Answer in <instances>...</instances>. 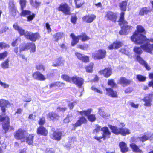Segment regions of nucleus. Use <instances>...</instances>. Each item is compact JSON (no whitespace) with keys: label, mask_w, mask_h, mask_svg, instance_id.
<instances>
[{"label":"nucleus","mask_w":153,"mask_h":153,"mask_svg":"<svg viewBox=\"0 0 153 153\" xmlns=\"http://www.w3.org/2000/svg\"><path fill=\"white\" fill-rule=\"evenodd\" d=\"M114 48L117 49L122 47L123 45V43L118 41H116L114 42Z\"/></svg>","instance_id":"obj_37"},{"label":"nucleus","mask_w":153,"mask_h":153,"mask_svg":"<svg viewBox=\"0 0 153 153\" xmlns=\"http://www.w3.org/2000/svg\"><path fill=\"white\" fill-rule=\"evenodd\" d=\"M37 133L38 134L46 136L47 135L48 132L45 128L42 126H41L38 128L37 130Z\"/></svg>","instance_id":"obj_21"},{"label":"nucleus","mask_w":153,"mask_h":153,"mask_svg":"<svg viewBox=\"0 0 153 153\" xmlns=\"http://www.w3.org/2000/svg\"><path fill=\"white\" fill-rule=\"evenodd\" d=\"M108 85L112 87H115L116 86V84L113 79L108 80Z\"/></svg>","instance_id":"obj_48"},{"label":"nucleus","mask_w":153,"mask_h":153,"mask_svg":"<svg viewBox=\"0 0 153 153\" xmlns=\"http://www.w3.org/2000/svg\"><path fill=\"white\" fill-rule=\"evenodd\" d=\"M72 82H73L79 87H80L83 84V79L81 77L76 76H74L72 77Z\"/></svg>","instance_id":"obj_15"},{"label":"nucleus","mask_w":153,"mask_h":153,"mask_svg":"<svg viewBox=\"0 0 153 153\" xmlns=\"http://www.w3.org/2000/svg\"><path fill=\"white\" fill-rule=\"evenodd\" d=\"M98 113L99 115L103 118H105L108 117V115L104 112L103 110L101 108H99L98 109Z\"/></svg>","instance_id":"obj_43"},{"label":"nucleus","mask_w":153,"mask_h":153,"mask_svg":"<svg viewBox=\"0 0 153 153\" xmlns=\"http://www.w3.org/2000/svg\"><path fill=\"white\" fill-rule=\"evenodd\" d=\"M137 59L140 63L143 65L147 70H150V68L149 66L147 64L146 62L143 60L140 56H137Z\"/></svg>","instance_id":"obj_25"},{"label":"nucleus","mask_w":153,"mask_h":153,"mask_svg":"<svg viewBox=\"0 0 153 153\" xmlns=\"http://www.w3.org/2000/svg\"><path fill=\"white\" fill-rule=\"evenodd\" d=\"M59 11H61L65 15H70V8L69 6L66 3L61 4L58 8Z\"/></svg>","instance_id":"obj_9"},{"label":"nucleus","mask_w":153,"mask_h":153,"mask_svg":"<svg viewBox=\"0 0 153 153\" xmlns=\"http://www.w3.org/2000/svg\"><path fill=\"white\" fill-rule=\"evenodd\" d=\"M30 2L32 6L36 8L39 6L41 4V2L38 0H35L34 2L33 0H30Z\"/></svg>","instance_id":"obj_34"},{"label":"nucleus","mask_w":153,"mask_h":153,"mask_svg":"<svg viewBox=\"0 0 153 153\" xmlns=\"http://www.w3.org/2000/svg\"><path fill=\"white\" fill-rule=\"evenodd\" d=\"M100 74H103L106 77H108L112 73L111 69L109 68H105L103 70L100 71L99 72Z\"/></svg>","instance_id":"obj_22"},{"label":"nucleus","mask_w":153,"mask_h":153,"mask_svg":"<svg viewBox=\"0 0 153 153\" xmlns=\"http://www.w3.org/2000/svg\"><path fill=\"white\" fill-rule=\"evenodd\" d=\"M33 76L34 78L38 80L43 81L46 79L45 77L42 74L38 71L33 73Z\"/></svg>","instance_id":"obj_19"},{"label":"nucleus","mask_w":153,"mask_h":153,"mask_svg":"<svg viewBox=\"0 0 153 153\" xmlns=\"http://www.w3.org/2000/svg\"><path fill=\"white\" fill-rule=\"evenodd\" d=\"M75 54L77 57V58L84 62H88L89 61V57L87 56H85L78 52H76Z\"/></svg>","instance_id":"obj_20"},{"label":"nucleus","mask_w":153,"mask_h":153,"mask_svg":"<svg viewBox=\"0 0 153 153\" xmlns=\"http://www.w3.org/2000/svg\"><path fill=\"white\" fill-rule=\"evenodd\" d=\"M16 8L14 9L11 10H9L10 14L13 16H15L16 15Z\"/></svg>","instance_id":"obj_61"},{"label":"nucleus","mask_w":153,"mask_h":153,"mask_svg":"<svg viewBox=\"0 0 153 153\" xmlns=\"http://www.w3.org/2000/svg\"><path fill=\"white\" fill-rule=\"evenodd\" d=\"M91 89L94 91L99 93L100 94H102V91H101L98 89L97 88H96L94 87H91Z\"/></svg>","instance_id":"obj_60"},{"label":"nucleus","mask_w":153,"mask_h":153,"mask_svg":"<svg viewBox=\"0 0 153 153\" xmlns=\"http://www.w3.org/2000/svg\"><path fill=\"white\" fill-rule=\"evenodd\" d=\"M105 18L114 22H115L117 19L116 14L112 12H108L106 13Z\"/></svg>","instance_id":"obj_17"},{"label":"nucleus","mask_w":153,"mask_h":153,"mask_svg":"<svg viewBox=\"0 0 153 153\" xmlns=\"http://www.w3.org/2000/svg\"><path fill=\"white\" fill-rule=\"evenodd\" d=\"M141 48L145 51L151 53L153 51V39L147 40L146 42L141 46Z\"/></svg>","instance_id":"obj_6"},{"label":"nucleus","mask_w":153,"mask_h":153,"mask_svg":"<svg viewBox=\"0 0 153 153\" xmlns=\"http://www.w3.org/2000/svg\"><path fill=\"white\" fill-rule=\"evenodd\" d=\"M134 51L138 54H141L142 52L141 48L139 47H135L134 49Z\"/></svg>","instance_id":"obj_51"},{"label":"nucleus","mask_w":153,"mask_h":153,"mask_svg":"<svg viewBox=\"0 0 153 153\" xmlns=\"http://www.w3.org/2000/svg\"><path fill=\"white\" fill-rule=\"evenodd\" d=\"M83 116L82 115V117H80L79 120L75 124V126H79L82 123H85L86 122L87 120L85 118L83 117Z\"/></svg>","instance_id":"obj_29"},{"label":"nucleus","mask_w":153,"mask_h":153,"mask_svg":"<svg viewBox=\"0 0 153 153\" xmlns=\"http://www.w3.org/2000/svg\"><path fill=\"white\" fill-rule=\"evenodd\" d=\"M45 152L46 153H54L53 150L50 148L47 149Z\"/></svg>","instance_id":"obj_64"},{"label":"nucleus","mask_w":153,"mask_h":153,"mask_svg":"<svg viewBox=\"0 0 153 153\" xmlns=\"http://www.w3.org/2000/svg\"><path fill=\"white\" fill-rule=\"evenodd\" d=\"M101 128V127L98 125H96V128L94 130L93 133L94 134H97L100 131Z\"/></svg>","instance_id":"obj_57"},{"label":"nucleus","mask_w":153,"mask_h":153,"mask_svg":"<svg viewBox=\"0 0 153 153\" xmlns=\"http://www.w3.org/2000/svg\"><path fill=\"white\" fill-rule=\"evenodd\" d=\"M124 13L121 12L119 19V24L120 25H123V26L119 33L120 35H126L131 31L133 27L131 26L127 25V22L124 20Z\"/></svg>","instance_id":"obj_3"},{"label":"nucleus","mask_w":153,"mask_h":153,"mask_svg":"<svg viewBox=\"0 0 153 153\" xmlns=\"http://www.w3.org/2000/svg\"><path fill=\"white\" fill-rule=\"evenodd\" d=\"M96 18V16L94 14L86 15L82 18V20L84 22L88 23L92 22Z\"/></svg>","instance_id":"obj_16"},{"label":"nucleus","mask_w":153,"mask_h":153,"mask_svg":"<svg viewBox=\"0 0 153 153\" xmlns=\"http://www.w3.org/2000/svg\"><path fill=\"white\" fill-rule=\"evenodd\" d=\"M77 104V102L76 101H74L72 102H69L68 104V106L70 109H72Z\"/></svg>","instance_id":"obj_55"},{"label":"nucleus","mask_w":153,"mask_h":153,"mask_svg":"<svg viewBox=\"0 0 153 153\" xmlns=\"http://www.w3.org/2000/svg\"><path fill=\"white\" fill-rule=\"evenodd\" d=\"M145 32L144 28L141 25L137 27V31L135 32L133 35L131 37V40L136 44H145L147 40L146 36L141 34V33Z\"/></svg>","instance_id":"obj_2"},{"label":"nucleus","mask_w":153,"mask_h":153,"mask_svg":"<svg viewBox=\"0 0 153 153\" xmlns=\"http://www.w3.org/2000/svg\"><path fill=\"white\" fill-rule=\"evenodd\" d=\"M137 78L140 81H144L146 80V77L141 75H139L137 76Z\"/></svg>","instance_id":"obj_58"},{"label":"nucleus","mask_w":153,"mask_h":153,"mask_svg":"<svg viewBox=\"0 0 153 153\" xmlns=\"http://www.w3.org/2000/svg\"><path fill=\"white\" fill-rule=\"evenodd\" d=\"M152 100L153 95L152 94L147 95L142 99L144 102V105L147 107H150L151 106Z\"/></svg>","instance_id":"obj_11"},{"label":"nucleus","mask_w":153,"mask_h":153,"mask_svg":"<svg viewBox=\"0 0 153 153\" xmlns=\"http://www.w3.org/2000/svg\"><path fill=\"white\" fill-rule=\"evenodd\" d=\"M62 64V60L60 57L56 59L54 62L53 64V66L54 67H57L61 65Z\"/></svg>","instance_id":"obj_32"},{"label":"nucleus","mask_w":153,"mask_h":153,"mask_svg":"<svg viewBox=\"0 0 153 153\" xmlns=\"http://www.w3.org/2000/svg\"><path fill=\"white\" fill-rule=\"evenodd\" d=\"M150 11V10L147 7H143L141 8L140 10L139 14L140 15H143L145 14H146Z\"/></svg>","instance_id":"obj_35"},{"label":"nucleus","mask_w":153,"mask_h":153,"mask_svg":"<svg viewBox=\"0 0 153 153\" xmlns=\"http://www.w3.org/2000/svg\"><path fill=\"white\" fill-rule=\"evenodd\" d=\"M19 51L28 50L30 49L31 53H34L36 51V46L34 43H28L24 44H22L19 46Z\"/></svg>","instance_id":"obj_4"},{"label":"nucleus","mask_w":153,"mask_h":153,"mask_svg":"<svg viewBox=\"0 0 153 153\" xmlns=\"http://www.w3.org/2000/svg\"><path fill=\"white\" fill-rule=\"evenodd\" d=\"M48 117L52 120H54V119H57L59 118L58 116L54 113H49L48 115Z\"/></svg>","instance_id":"obj_40"},{"label":"nucleus","mask_w":153,"mask_h":153,"mask_svg":"<svg viewBox=\"0 0 153 153\" xmlns=\"http://www.w3.org/2000/svg\"><path fill=\"white\" fill-rule=\"evenodd\" d=\"M61 77L65 80L68 82H71L72 80V77H69L66 74H63L61 76Z\"/></svg>","instance_id":"obj_42"},{"label":"nucleus","mask_w":153,"mask_h":153,"mask_svg":"<svg viewBox=\"0 0 153 153\" xmlns=\"http://www.w3.org/2000/svg\"><path fill=\"white\" fill-rule=\"evenodd\" d=\"M45 123V119L44 118L40 119L39 122V125H43Z\"/></svg>","instance_id":"obj_62"},{"label":"nucleus","mask_w":153,"mask_h":153,"mask_svg":"<svg viewBox=\"0 0 153 153\" xmlns=\"http://www.w3.org/2000/svg\"><path fill=\"white\" fill-rule=\"evenodd\" d=\"M22 12L21 15L27 17L28 21H31L34 18L35 15L33 14L31 15V12L28 10H25L24 9L21 10Z\"/></svg>","instance_id":"obj_13"},{"label":"nucleus","mask_w":153,"mask_h":153,"mask_svg":"<svg viewBox=\"0 0 153 153\" xmlns=\"http://www.w3.org/2000/svg\"><path fill=\"white\" fill-rule=\"evenodd\" d=\"M101 130L103 132L102 137L104 139L110 137L111 133L109 131L108 127H104L101 128Z\"/></svg>","instance_id":"obj_18"},{"label":"nucleus","mask_w":153,"mask_h":153,"mask_svg":"<svg viewBox=\"0 0 153 153\" xmlns=\"http://www.w3.org/2000/svg\"><path fill=\"white\" fill-rule=\"evenodd\" d=\"M62 133L59 131L54 132L51 135V137L53 139L59 140L61 138Z\"/></svg>","instance_id":"obj_27"},{"label":"nucleus","mask_w":153,"mask_h":153,"mask_svg":"<svg viewBox=\"0 0 153 153\" xmlns=\"http://www.w3.org/2000/svg\"><path fill=\"white\" fill-rule=\"evenodd\" d=\"M16 8L15 7L13 1H10L9 3V10H11L14 9Z\"/></svg>","instance_id":"obj_56"},{"label":"nucleus","mask_w":153,"mask_h":153,"mask_svg":"<svg viewBox=\"0 0 153 153\" xmlns=\"http://www.w3.org/2000/svg\"><path fill=\"white\" fill-rule=\"evenodd\" d=\"M14 29L17 31L20 35H24L25 36L27 39H30L31 33L28 31L25 32L24 30L19 26L17 23L13 25Z\"/></svg>","instance_id":"obj_8"},{"label":"nucleus","mask_w":153,"mask_h":153,"mask_svg":"<svg viewBox=\"0 0 153 153\" xmlns=\"http://www.w3.org/2000/svg\"><path fill=\"white\" fill-rule=\"evenodd\" d=\"M70 36L72 39L71 43V45L75 46L78 42L79 39H80L79 36H76L74 34L72 33L70 35Z\"/></svg>","instance_id":"obj_28"},{"label":"nucleus","mask_w":153,"mask_h":153,"mask_svg":"<svg viewBox=\"0 0 153 153\" xmlns=\"http://www.w3.org/2000/svg\"><path fill=\"white\" fill-rule=\"evenodd\" d=\"M119 82L121 84L124 86L129 84L130 81L124 77H121L119 80Z\"/></svg>","instance_id":"obj_31"},{"label":"nucleus","mask_w":153,"mask_h":153,"mask_svg":"<svg viewBox=\"0 0 153 153\" xmlns=\"http://www.w3.org/2000/svg\"><path fill=\"white\" fill-rule=\"evenodd\" d=\"M130 146L132 148L133 151L139 153H142V151L140 149L138 146L135 144L132 143L130 144Z\"/></svg>","instance_id":"obj_30"},{"label":"nucleus","mask_w":153,"mask_h":153,"mask_svg":"<svg viewBox=\"0 0 153 153\" xmlns=\"http://www.w3.org/2000/svg\"><path fill=\"white\" fill-rule=\"evenodd\" d=\"M34 135L33 134H28L27 133V135L25 137L24 139L25 140L22 142H25L29 145H33V140Z\"/></svg>","instance_id":"obj_14"},{"label":"nucleus","mask_w":153,"mask_h":153,"mask_svg":"<svg viewBox=\"0 0 153 153\" xmlns=\"http://www.w3.org/2000/svg\"><path fill=\"white\" fill-rule=\"evenodd\" d=\"M77 48L82 50H87L88 48L89 45L87 44H84L83 45H77Z\"/></svg>","instance_id":"obj_47"},{"label":"nucleus","mask_w":153,"mask_h":153,"mask_svg":"<svg viewBox=\"0 0 153 153\" xmlns=\"http://www.w3.org/2000/svg\"><path fill=\"white\" fill-rule=\"evenodd\" d=\"M127 2L126 1L122 2L120 4V7L122 10L125 11L126 9Z\"/></svg>","instance_id":"obj_38"},{"label":"nucleus","mask_w":153,"mask_h":153,"mask_svg":"<svg viewBox=\"0 0 153 153\" xmlns=\"http://www.w3.org/2000/svg\"><path fill=\"white\" fill-rule=\"evenodd\" d=\"M27 135V132L25 131L19 129L15 133L14 137L16 139L20 140L22 142L25 140L24 138Z\"/></svg>","instance_id":"obj_7"},{"label":"nucleus","mask_w":153,"mask_h":153,"mask_svg":"<svg viewBox=\"0 0 153 153\" xmlns=\"http://www.w3.org/2000/svg\"><path fill=\"white\" fill-rule=\"evenodd\" d=\"M9 47V45L4 42L0 43V48L1 49L8 48Z\"/></svg>","instance_id":"obj_52"},{"label":"nucleus","mask_w":153,"mask_h":153,"mask_svg":"<svg viewBox=\"0 0 153 153\" xmlns=\"http://www.w3.org/2000/svg\"><path fill=\"white\" fill-rule=\"evenodd\" d=\"M131 133V131L129 129L124 128H121L120 134L123 136H126V135L129 134Z\"/></svg>","instance_id":"obj_33"},{"label":"nucleus","mask_w":153,"mask_h":153,"mask_svg":"<svg viewBox=\"0 0 153 153\" xmlns=\"http://www.w3.org/2000/svg\"><path fill=\"white\" fill-rule=\"evenodd\" d=\"M9 104V102L8 100L4 99H0V107L3 113L2 115H0V122H2L3 129L5 131V133H6L8 130L13 129V128L9 125V119L8 117L6 116L4 117L3 116V115L5 114L6 108Z\"/></svg>","instance_id":"obj_1"},{"label":"nucleus","mask_w":153,"mask_h":153,"mask_svg":"<svg viewBox=\"0 0 153 153\" xmlns=\"http://www.w3.org/2000/svg\"><path fill=\"white\" fill-rule=\"evenodd\" d=\"M93 65V63H91L89 65L86 67L85 68L86 71L87 72L91 73L92 72V68Z\"/></svg>","instance_id":"obj_49"},{"label":"nucleus","mask_w":153,"mask_h":153,"mask_svg":"<svg viewBox=\"0 0 153 153\" xmlns=\"http://www.w3.org/2000/svg\"><path fill=\"white\" fill-rule=\"evenodd\" d=\"M72 116L68 115L67 116V117H66L64 120L63 122L65 123H68L69 122L72 120Z\"/></svg>","instance_id":"obj_53"},{"label":"nucleus","mask_w":153,"mask_h":153,"mask_svg":"<svg viewBox=\"0 0 153 153\" xmlns=\"http://www.w3.org/2000/svg\"><path fill=\"white\" fill-rule=\"evenodd\" d=\"M152 138L151 136H149V135H146L143 136L141 137H138L135 138L133 137L131 138V141L132 142H137L138 141H141L144 142L148 140H151Z\"/></svg>","instance_id":"obj_12"},{"label":"nucleus","mask_w":153,"mask_h":153,"mask_svg":"<svg viewBox=\"0 0 153 153\" xmlns=\"http://www.w3.org/2000/svg\"><path fill=\"white\" fill-rule=\"evenodd\" d=\"M8 53L7 51H5L2 53H0V60H2L4 59L6 57Z\"/></svg>","instance_id":"obj_50"},{"label":"nucleus","mask_w":153,"mask_h":153,"mask_svg":"<svg viewBox=\"0 0 153 153\" xmlns=\"http://www.w3.org/2000/svg\"><path fill=\"white\" fill-rule=\"evenodd\" d=\"M79 37L80 39H81L83 42L90 39V38L84 33L79 35Z\"/></svg>","instance_id":"obj_39"},{"label":"nucleus","mask_w":153,"mask_h":153,"mask_svg":"<svg viewBox=\"0 0 153 153\" xmlns=\"http://www.w3.org/2000/svg\"><path fill=\"white\" fill-rule=\"evenodd\" d=\"M0 85L4 88H9V84L3 82H2L0 80Z\"/></svg>","instance_id":"obj_59"},{"label":"nucleus","mask_w":153,"mask_h":153,"mask_svg":"<svg viewBox=\"0 0 153 153\" xmlns=\"http://www.w3.org/2000/svg\"><path fill=\"white\" fill-rule=\"evenodd\" d=\"M109 128L112 130V132L114 134L118 135L121 134V128H118L116 126L111 125L109 126Z\"/></svg>","instance_id":"obj_24"},{"label":"nucleus","mask_w":153,"mask_h":153,"mask_svg":"<svg viewBox=\"0 0 153 153\" xmlns=\"http://www.w3.org/2000/svg\"><path fill=\"white\" fill-rule=\"evenodd\" d=\"M106 54L105 49H100L95 51L92 54V57L95 59H102L104 58Z\"/></svg>","instance_id":"obj_5"},{"label":"nucleus","mask_w":153,"mask_h":153,"mask_svg":"<svg viewBox=\"0 0 153 153\" xmlns=\"http://www.w3.org/2000/svg\"><path fill=\"white\" fill-rule=\"evenodd\" d=\"M63 33L61 32H59L56 33L54 36V37L55 38V41L57 42L62 37Z\"/></svg>","instance_id":"obj_44"},{"label":"nucleus","mask_w":153,"mask_h":153,"mask_svg":"<svg viewBox=\"0 0 153 153\" xmlns=\"http://www.w3.org/2000/svg\"><path fill=\"white\" fill-rule=\"evenodd\" d=\"M67 109V108L66 107H58L57 108V110L58 111H65Z\"/></svg>","instance_id":"obj_63"},{"label":"nucleus","mask_w":153,"mask_h":153,"mask_svg":"<svg viewBox=\"0 0 153 153\" xmlns=\"http://www.w3.org/2000/svg\"><path fill=\"white\" fill-rule=\"evenodd\" d=\"M40 37L39 34L36 33H31L30 39L33 41H35Z\"/></svg>","instance_id":"obj_36"},{"label":"nucleus","mask_w":153,"mask_h":153,"mask_svg":"<svg viewBox=\"0 0 153 153\" xmlns=\"http://www.w3.org/2000/svg\"><path fill=\"white\" fill-rule=\"evenodd\" d=\"M36 68L37 70H42L44 71L45 70V68L44 66L41 64H39L36 65Z\"/></svg>","instance_id":"obj_54"},{"label":"nucleus","mask_w":153,"mask_h":153,"mask_svg":"<svg viewBox=\"0 0 153 153\" xmlns=\"http://www.w3.org/2000/svg\"><path fill=\"white\" fill-rule=\"evenodd\" d=\"M106 94L109 96L112 97L116 98L117 97V93L116 91H114L111 88H106Z\"/></svg>","instance_id":"obj_23"},{"label":"nucleus","mask_w":153,"mask_h":153,"mask_svg":"<svg viewBox=\"0 0 153 153\" xmlns=\"http://www.w3.org/2000/svg\"><path fill=\"white\" fill-rule=\"evenodd\" d=\"M26 0H19V3L21 6V10L24 9L26 6Z\"/></svg>","instance_id":"obj_46"},{"label":"nucleus","mask_w":153,"mask_h":153,"mask_svg":"<svg viewBox=\"0 0 153 153\" xmlns=\"http://www.w3.org/2000/svg\"><path fill=\"white\" fill-rule=\"evenodd\" d=\"M77 8L80 7L84 3L83 0H74Z\"/></svg>","instance_id":"obj_41"},{"label":"nucleus","mask_w":153,"mask_h":153,"mask_svg":"<svg viewBox=\"0 0 153 153\" xmlns=\"http://www.w3.org/2000/svg\"><path fill=\"white\" fill-rule=\"evenodd\" d=\"M119 146L122 153H126L128 151V148L127 147L126 144L124 142H120L119 144Z\"/></svg>","instance_id":"obj_26"},{"label":"nucleus","mask_w":153,"mask_h":153,"mask_svg":"<svg viewBox=\"0 0 153 153\" xmlns=\"http://www.w3.org/2000/svg\"><path fill=\"white\" fill-rule=\"evenodd\" d=\"M9 61L7 59L5 61L3 62L1 64V67L3 69H6L8 68L9 66Z\"/></svg>","instance_id":"obj_45"},{"label":"nucleus","mask_w":153,"mask_h":153,"mask_svg":"<svg viewBox=\"0 0 153 153\" xmlns=\"http://www.w3.org/2000/svg\"><path fill=\"white\" fill-rule=\"evenodd\" d=\"M91 111V109H88L86 111H84L80 112L81 115L87 116L89 120L91 122L94 121L96 119L95 116L94 115L89 114Z\"/></svg>","instance_id":"obj_10"}]
</instances>
